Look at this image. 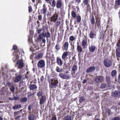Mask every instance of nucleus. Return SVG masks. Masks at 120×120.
Returning a JSON list of instances; mask_svg holds the SVG:
<instances>
[{
    "mask_svg": "<svg viewBox=\"0 0 120 120\" xmlns=\"http://www.w3.org/2000/svg\"><path fill=\"white\" fill-rule=\"evenodd\" d=\"M51 120H57L56 117V115L52 117Z\"/></svg>",
    "mask_w": 120,
    "mask_h": 120,
    "instance_id": "338daca9",
    "label": "nucleus"
},
{
    "mask_svg": "<svg viewBox=\"0 0 120 120\" xmlns=\"http://www.w3.org/2000/svg\"><path fill=\"white\" fill-rule=\"evenodd\" d=\"M17 46L16 45H14L13 47V50H14V51H15L17 49Z\"/></svg>",
    "mask_w": 120,
    "mask_h": 120,
    "instance_id": "6e6d98bb",
    "label": "nucleus"
},
{
    "mask_svg": "<svg viewBox=\"0 0 120 120\" xmlns=\"http://www.w3.org/2000/svg\"><path fill=\"white\" fill-rule=\"evenodd\" d=\"M51 84L49 85V87L51 88L53 87L57 86L58 83V79L56 78H53L51 80Z\"/></svg>",
    "mask_w": 120,
    "mask_h": 120,
    "instance_id": "f257e3e1",
    "label": "nucleus"
},
{
    "mask_svg": "<svg viewBox=\"0 0 120 120\" xmlns=\"http://www.w3.org/2000/svg\"><path fill=\"white\" fill-rule=\"evenodd\" d=\"M44 33H42L39 36L38 39H42L44 37Z\"/></svg>",
    "mask_w": 120,
    "mask_h": 120,
    "instance_id": "37998d69",
    "label": "nucleus"
},
{
    "mask_svg": "<svg viewBox=\"0 0 120 120\" xmlns=\"http://www.w3.org/2000/svg\"><path fill=\"white\" fill-rule=\"evenodd\" d=\"M59 76L62 79H68L69 78V76L68 75L60 73L59 74Z\"/></svg>",
    "mask_w": 120,
    "mask_h": 120,
    "instance_id": "a211bd4d",
    "label": "nucleus"
},
{
    "mask_svg": "<svg viewBox=\"0 0 120 120\" xmlns=\"http://www.w3.org/2000/svg\"><path fill=\"white\" fill-rule=\"evenodd\" d=\"M116 54L117 60L119 61L120 59V48L117 47L116 50Z\"/></svg>",
    "mask_w": 120,
    "mask_h": 120,
    "instance_id": "9d476101",
    "label": "nucleus"
},
{
    "mask_svg": "<svg viewBox=\"0 0 120 120\" xmlns=\"http://www.w3.org/2000/svg\"><path fill=\"white\" fill-rule=\"evenodd\" d=\"M28 10L29 13L31 12L32 11V8L31 6H29L28 7Z\"/></svg>",
    "mask_w": 120,
    "mask_h": 120,
    "instance_id": "bf43d9fd",
    "label": "nucleus"
},
{
    "mask_svg": "<svg viewBox=\"0 0 120 120\" xmlns=\"http://www.w3.org/2000/svg\"><path fill=\"white\" fill-rule=\"evenodd\" d=\"M87 38L85 36L82 41V46L83 49H86L88 45Z\"/></svg>",
    "mask_w": 120,
    "mask_h": 120,
    "instance_id": "39448f33",
    "label": "nucleus"
},
{
    "mask_svg": "<svg viewBox=\"0 0 120 120\" xmlns=\"http://www.w3.org/2000/svg\"><path fill=\"white\" fill-rule=\"evenodd\" d=\"M89 35L90 38H93L95 37L96 34L94 32V31L92 30L90 32Z\"/></svg>",
    "mask_w": 120,
    "mask_h": 120,
    "instance_id": "412c9836",
    "label": "nucleus"
},
{
    "mask_svg": "<svg viewBox=\"0 0 120 120\" xmlns=\"http://www.w3.org/2000/svg\"><path fill=\"white\" fill-rule=\"evenodd\" d=\"M77 49L78 52L79 54L81 53L82 51V49L81 46H77Z\"/></svg>",
    "mask_w": 120,
    "mask_h": 120,
    "instance_id": "bb28decb",
    "label": "nucleus"
},
{
    "mask_svg": "<svg viewBox=\"0 0 120 120\" xmlns=\"http://www.w3.org/2000/svg\"><path fill=\"white\" fill-rule=\"evenodd\" d=\"M55 48L56 50L58 51L61 48V46L59 44L57 43L55 45Z\"/></svg>",
    "mask_w": 120,
    "mask_h": 120,
    "instance_id": "58836bf2",
    "label": "nucleus"
},
{
    "mask_svg": "<svg viewBox=\"0 0 120 120\" xmlns=\"http://www.w3.org/2000/svg\"><path fill=\"white\" fill-rule=\"evenodd\" d=\"M58 14L56 12L53 14L50 18V22H55L58 19Z\"/></svg>",
    "mask_w": 120,
    "mask_h": 120,
    "instance_id": "20e7f679",
    "label": "nucleus"
},
{
    "mask_svg": "<svg viewBox=\"0 0 120 120\" xmlns=\"http://www.w3.org/2000/svg\"><path fill=\"white\" fill-rule=\"evenodd\" d=\"M44 80V77L42 75V76L41 77L40 80L41 82H43Z\"/></svg>",
    "mask_w": 120,
    "mask_h": 120,
    "instance_id": "0e129e2a",
    "label": "nucleus"
},
{
    "mask_svg": "<svg viewBox=\"0 0 120 120\" xmlns=\"http://www.w3.org/2000/svg\"><path fill=\"white\" fill-rule=\"evenodd\" d=\"M95 18L96 22L95 23V26L96 27L97 26L98 28H99L101 26V19L99 17H97L96 16H95Z\"/></svg>",
    "mask_w": 120,
    "mask_h": 120,
    "instance_id": "423d86ee",
    "label": "nucleus"
},
{
    "mask_svg": "<svg viewBox=\"0 0 120 120\" xmlns=\"http://www.w3.org/2000/svg\"><path fill=\"white\" fill-rule=\"evenodd\" d=\"M43 56V54L42 53H39L35 55L34 57V59L36 60H39Z\"/></svg>",
    "mask_w": 120,
    "mask_h": 120,
    "instance_id": "4be33fe9",
    "label": "nucleus"
},
{
    "mask_svg": "<svg viewBox=\"0 0 120 120\" xmlns=\"http://www.w3.org/2000/svg\"><path fill=\"white\" fill-rule=\"evenodd\" d=\"M56 1L54 0H52V4H51V2H50L49 4L53 8L55 7L56 5Z\"/></svg>",
    "mask_w": 120,
    "mask_h": 120,
    "instance_id": "c85d7f7f",
    "label": "nucleus"
},
{
    "mask_svg": "<svg viewBox=\"0 0 120 120\" xmlns=\"http://www.w3.org/2000/svg\"><path fill=\"white\" fill-rule=\"evenodd\" d=\"M44 38L46 37L47 38H48L50 37V34L49 32H47L46 33H44Z\"/></svg>",
    "mask_w": 120,
    "mask_h": 120,
    "instance_id": "cd10ccee",
    "label": "nucleus"
},
{
    "mask_svg": "<svg viewBox=\"0 0 120 120\" xmlns=\"http://www.w3.org/2000/svg\"><path fill=\"white\" fill-rule=\"evenodd\" d=\"M112 95L113 96L119 97L120 96V92L118 91H115L112 93Z\"/></svg>",
    "mask_w": 120,
    "mask_h": 120,
    "instance_id": "aec40b11",
    "label": "nucleus"
},
{
    "mask_svg": "<svg viewBox=\"0 0 120 120\" xmlns=\"http://www.w3.org/2000/svg\"><path fill=\"white\" fill-rule=\"evenodd\" d=\"M28 110L29 111V113H30V111H31V105H29L28 107Z\"/></svg>",
    "mask_w": 120,
    "mask_h": 120,
    "instance_id": "052dcab7",
    "label": "nucleus"
},
{
    "mask_svg": "<svg viewBox=\"0 0 120 120\" xmlns=\"http://www.w3.org/2000/svg\"><path fill=\"white\" fill-rule=\"evenodd\" d=\"M104 66L106 67H109L112 65V61L111 60L105 58L103 60Z\"/></svg>",
    "mask_w": 120,
    "mask_h": 120,
    "instance_id": "7ed1b4c3",
    "label": "nucleus"
},
{
    "mask_svg": "<svg viewBox=\"0 0 120 120\" xmlns=\"http://www.w3.org/2000/svg\"><path fill=\"white\" fill-rule=\"evenodd\" d=\"M69 45V44L68 42H65L62 46L63 49L66 51H67L68 49Z\"/></svg>",
    "mask_w": 120,
    "mask_h": 120,
    "instance_id": "dca6fc26",
    "label": "nucleus"
},
{
    "mask_svg": "<svg viewBox=\"0 0 120 120\" xmlns=\"http://www.w3.org/2000/svg\"><path fill=\"white\" fill-rule=\"evenodd\" d=\"M69 52L65 51L63 52L62 54L61 58L62 60L64 61L68 59V55Z\"/></svg>",
    "mask_w": 120,
    "mask_h": 120,
    "instance_id": "1a4fd4ad",
    "label": "nucleus"
},
{
    "mask_svg": "<svg viewBox=\"0 0 120 120\" xmlns=\"http://www.w3.org/2000/svg\"><path fill=\"white\" fill-rule=\"evenodd\" d=\"M63 120H71V116L68 115L65 117Z\"/></svg>",
    "mask_w": 120,
    "mask_h": 120,
    "instance_id": "f704fd0d",
    "label": "nucleus"
},
{
    "mask_svg": "<svg viewBox=\"0 0 120 120\" xmlns=\"http://www.w3.org/2000/svg\"><path fill=\"white\" fill-rule=\"evenodd\" d=\"M89 0H83L82 3L84 5H86L87 8V11H89L91 10L90 5L88 4Z\"/></svg>",
    "mask_w": 120,
    "mask_h": 120,
    "instance_id": "f8f14e48",
    "label": "nucleus"
},
{
    "mask_svg": "<svg viewBox=\"0 0 120 120\" xmlns=\"http://www.w3.org/2000/svg\"><path fill=\"white\" fill-rule=\"evenodd\" d=\"M85 99L84 97H81L79 99V102L80 103H81L83 101H84Z\"/></svg>",
    "mask_w": 120,
    "mask_h": 120,
    "instance_id": "49530a36",
    "label": "nucleus"
},
{
    "mask_svg": "<svg viewBox=\"0 0 120 120\" xmlns=\"http://www.w3.org/2000/svg\"><path fill=\"white\" fill-rule=\"evenodd\" d=\"M62 68H60L58 66L56 67V70L57 72H61L63 71Z\"/></svg>",
    "mask_w": 120,
    "mask_h": 120,
    "instance_id": "a19ab883",
    "label": "nucleus"
},
{
    "mask_svg": "<svg viewBox=\"0 0 120 120\" xmlns=\"http://www.w3.org/2000/svg\"><path fill=\"white\" fill-rule=\"evenodd\" d=\"M117 72L116 70H113L111 72V76L112 77H113L116 75Z\"/></svg>",
    "mask_w": 120,
    "mask_h": 120,
    "instance_id": "4c0bfd02",
    "label": "nucleus"
},
{
    "mask_svg": "<svg viewBox=\"0 0 120 120\" xmlns=\"http://www.w3.org/2000/svg\"><path fill=\"white\" fill-rule=\"evenodd\" d=\"M39 99H40V104L41 105H42L46 101V96L45 95H44L42 96Z\"/></svg>",
    "mask_w": 120,
    "mask_h": 120,
    "instance_id": "ddd939ff",
    "label": "nucleus"
},
{
    "mask_svg": "<svg viewBox=\"0 0 120 120\" xmlns=\"http://www.w3.org/2000/svg\"><path fill=\"white\" fill-rule=\"evenodd\" d=\"M81 20V17L79 15L77 16L76 17V21L77 23L80 22Z\"/></svg>",
    "mask_w": 120,
    "mask_h": 120,
    "instance_id": "c9c22d12",
    "label": "nucleus"
},
{
    "mask_svg": "<svg viewBox=\"0 0 120 120\" xmlns=\"http://www.w3.org/2000/svg\"><path fill=\"white\" fill-rule=\"evenodd\" d=\"M120 5V0H116L115 3V6L117 7Z\"/></svg>",
    "mask_w": 120,
    "mask_h": 120,
    "instance_id": "ea45409f",
    "label": "nucleus"
},
{
    "mask_svg": "<svg viewBox=\"0 0 120 120\" xmlns=\"http://www.w3.org/2000/svg\"><path fill=\"white\" fill-rule=\"evenodd\" d=\"M16 55H18L19 54H20V52H19V50L18 49H17L16 50Z\"/></svg>",
    "mask_w": 120,
    "mask_h": 120,
    "instance_id": "e2e57ef3",
    "label": "nucleus"
},
{
    "mask_svg": "<svg viewBox=\"0 0 120 120\" xmlns=\"http://www.w3.org/2000/svg\"><path fill=\"white\" fill-rule=\"evenodd\" d=\"M77 66L76 65H73L72 66V72L73 73H74L75 74V72L77 70Z\"/></svg>",
    "mask_w": 120,
    "mask_h": 120,
    "instance_id": "a878e982",
    "label": "nucleus"
},
{
    "mask_svg": "<svg viewBox=\"0 0 120 120\" xmlns=\"http://www.w3.org/2000/svg\"><path fill=\"white\" fill-rule=\"evenodd\" d=\"M76 39V38H75L74 36H70L69 38V40L70 41L69 42H70V41H73L75 40Z\"/></svg>",
    "mask_w": 120,
    "mask_h": 120,
    "instance_id": "a18cd8bd",
    "label": "nucleus"
},
{
    "mask_svg": "<svg viewBox=\"0 0 120 120\" xmlns=\"http://www.w3.org/2000/svg\"><path fill=\"white\" fill-rule=\"evenodd\" d=\"M34 92L33 93H28V95L27 96V97L28 98H30L34 94Z\"/></svg>",
    "mask_w": 120,
    "mask_h": 120,
    "instance_id": "09e8293b",
    "label": "nucleus"
},
{
    "mask_svg": "<svg viewBox=\"0 0 120 120\" xmlns=\"http://www.w3.org/2000/svg\"><path fill=\"white\" fill-rule=\"evenodd\" d=\"M96 68L94 66H91L88 68L86 70V72L87 73H89L92 72Z\"/></svg>",
    "mask_w": 120,
    "mask_h": 120,
    "instance_id": "f3484780",
    "label": "nucleus"
},
{
    "mask_svg": "<svg viewBox=\"0 0 120 120\" xmlns=\"http://www.w3.org/2000/svg\"><path fill=\"white\" fill-rule=\"evenodd\" d=\"M22 76L20 75H18L17 76L15 77L14 82H17L19 81L21 79Z\"/></svg>",
    "mask_w": 120,
    "mask_h": 120,
    "instance_id": "b1692460",
    "label": "nucleus"
},
{
    "mask_svg": "<svg viewBox=\"0 0 120 120\" xmlns=\"http://www.w3.org/2000/svg\"><path fill=\"white\" fill-rule=\"evenodd\" d=\"M71 14L72 17L74 18H75L76 17V14L75 12L72 11L71 12Z\"/></svg>",
    "mask_w": 120,
    "mask_h": 120,
    "instance_id": "c03bdc74",
    "label": "nucleus"
},
{
    "mask_svg": "<svg viewBox=\"0 0 120 120\" xmlns=\"http://www.w3.org/2000/svg\"><path fill=\"white\" fill-rule=\"evenodd\" d=\"M14 100H19V97L18 96H14L13 97Z\"/></svg>",
    "mask_w": 120,
    "mask_h": 120,
    "instance_id": "13d9d810",
    "label": "nucleus"
},
{
    "mask_svg": "<svg viewBox=\"0 0 120 120\" xmlns=\"http://www.w3.org/2000/svg\"><path fill=\"white\" fill-rule=\"evenodd\" d=\"M62 0H57L56 1V6L57 8L60 9L63 6Z\"/></svg>",
    "mask_w": 120,
    "mask_h": 120,
    "instance_id": "9b49d317",
    "label": "nucleus"
},
{
    "mask_svg": "<svg viewBox=\"0 0 120 120\" xmlns=\"http://www.w3.org/2000/svg\"><path fill=\"white\" fill-rule=\"evenodd\" d=\"M27 100V98L26 97H23L20 100V101L21 102H25Z\"/></svg>",
    "mask_w": 120,
    "mask_h": 120,
    "instance_id": "e433bc0d",
    "label": "nucleus"
},
{
    "mask_svg": "<svg viewBox=\"0 0 120 120\" xmlns=\"http://www.w3.org/2000/svg\"><path fill=\"white\" fill-rule=\"evenodd\" d=\"M15 90V87L13 86H12L10 88V91L13 93H14V92Z\"/></svg>",
    "mask_w": 120,
    "mask_h": 120,
    "instance_id": "de8ad7c7",
    "label": "nucleus"
},
{
    "mask_svg": "<svg viewBox=\"0 0 120 120\" xmlns=\"http://www.w3.org/2000/svg\"><path fill=\"white\" fill-rule=\"evenodd\" d=\"M47 8L46 7V5L45 4H43V8L41 9V13L44 14L43 19V22L45 21L46 20V18H45L46 13L47 11Z\"/></svg>",
    "mask_w": 120,
    "mask_h": 120,
    "instance_id": "f03ea898",
    "label": "nucleus"
},
{
    "mask_svg": "<svg viewBox=\"0 0 120 120\" xmlns=\"http://www.w3.org/2000/svg\"><path fill=\"white\" fill-rule=\"evenodd\" d=\"M90 20L91 24L94 25L95 22V20L93 15L92 16L91 18L90 19Z\"/></svg>",
    "mask_w": 120,
    "mask_h": 120,
    "instance_id": "2f4dec72",
    "label": "nucleus"
},
{
    "mask_svg": "<svg viewBox=\"0 0 120 120\" xmlns=\"http://www.w3.org/2000/svg\"><path fill=\"white\" fill-rule=\"evenodd\" d=\"M107 111L108 112V116H109L111 114H112V112H111V110L109 109H107Z\"/></svg>",
    "mask_w": 120,
    "mask_h": 120,
    "instance_id": "8fccbe9b",
    "label": "nucleus"
},
{
    "mask_svg": "<svg viewBox=\"0 0 120 120\" xmlns=\"http://www.w3.org/2000/svg\"><path fill=\"white\" fill-rule=\"evenodd\" d=\"M105 81L108 84H109L110 83L111 79L109 76H106Z\"/></svg>",
    "mask_w": 120,
    "mask_h": 120,
    "instance_id": "c756f323",
    "label": "nucleus"
},
{
    "mask_svg": "<svg viewBox=\"0 0 120 120\" xmlns=\"http://www.w3.org/2000/svg\"><path fill=\"white\" fill-rule=\"evenodd\" d=\"M120 120V117H117L112 118L111 120Z\"/></svg>",
    "mask_w": 120,
    "mask_h": 120,
    "instance_id": "3c124183",
    "label": "nucleus"
},
{
    "mask_svg": "<svg viewBox=\"0 0 120 120\" xmlns=\"http://www.w3.org/2000/svg\"><path fill=\"white\" fill-rule=\"evenodd\" d=\"M21 117L20 115H18L16 117H15V120H20V118Z\"/></svg>",
    "mask_w": 120,
    "mask_h": 120,
    "instance_id": "864d4df0",
    "label": "nucleus"
},
{
    "mask_svg": "<svg viewBox=\"0 0 120 120\" xmlns=\"http://www.w3.org/2000/svg\"><path fill=\"white\" fill-rule=\"evenodd\" d=\"M118 83L120 84V74H119L118 76Z\"/></svg>",
    "mask_w": 120,
    "mask_h": 120,
    "instance_id": "680f3d73",
    "label": "nucleus"
},
{
    "mask_svg": "<svg viewBox=\"0 0 120 120\" xmlns=\"http://www.w3.org/2000/svg\"><path fill=\"white\" fill-rule=\"evenodd\" d=\"M42 94L43 92L41 91H39L37 93V96H38V97H39V98L40 97L42 96Z\"/></svg>",
    "mask_w": 120,
    "mask_h": 120,
    "instance_id": "79ce46f5",
    "label": "nucleus"
},
{
    "mask_svg": "<svg viewBox=\"0 0 120 120\" xmlns=\"http://www.w3.org/2000/svg\"><path fill=\"white\" fill-rule=\"evenodd\" d=\"M38 19L40 20V21H41L42 19V17L41 15H40L38 16Z\"/></svg>",
    "mask_w": 120,
    "mask_h": 120,
    "instance_id": "4d7b16f0",
    "label": "nucleus"
},
{
    "mask_svg": "<svg viewBox=\"0 0 120 120\" xmlns=\"http://www.w3.org/2000/svg\"><path fill=\"white\" fill-rule=\"evenodd\" d=\"M106 87V84L105 83H103L101 84L100 86V87L102 89L105 88Z\"/></svg>",
    "mask_w": 120,
    "mask_h": 120,
    "instance_id": "603ef678",
    "label": "nucleus"
},
{
    "mask_svg": "<svg viewBox=\"0 0 120 120\" xmlns=\"http://www.w3.org/2000/svg\"><path fill=\"white\" fill-rule=\"evenodd\" d=\"M45 65V61L43 60H39L37 64V66L38 68H42L44 67Z\"/></svg>",
    "mask_w": 120,
    "mask_h": 120,
    "instance_id": "0eeeda50",
    "label": "nucleus"
},
{
    "mask_svg": "<svg viewBox=\"0 0 120 120\" xmlns=\"http://www.w3.org/2000/svg\"><path fill=\"white\" fill-rule=\"evenodd\" d=\"M7 85L9 87H11V84L9 82H8L7 83Z\"/></svg>",
    "mask_w": 120,
    "mask_h": 120,
    "instance_id": "774afa93",
    "label": "nucleus"
},
{
    "mask_svg": "<svg viewBox=\"0 0 120 120\" xmlns=\"http://www.w3.org/2000/svg\"><path fill=\"white\" fill-rule=\"evenodd\" d=\"M105 79V78L103 76L98 75L95 79V81L97 82H103Z\"/></svg>",
    "mask_w": 120,
    "mask_h": 120,
    "instance_id": "6e6552de",
    "label": "nucleus"
},
{
    "mask_svg": "<svg viewBox=\"0 0 120 120\" xmlns=\"http://www.w3.org/2000/svg\"><path fill=\"white\" fill-rule=\"evenodd\" d=\"M55 25L56 26V27H57L59 26L61 23V21H60V19H59L57 20L55 22Z\"/></svg>",
    "mask_w": 120,
    "mask_h": 120,
    "instance_id": "7c9ffc66",
    "label": "nucleus"
},
{
    "mask_svg": "<svg viewBox=\"0 0 120 120\" xmlns=\"http://www.w3.org/2000/svg\"><path fill=\"white\" fill-rule=\"evenodd\" d=\"M56 63L60 66H61L63 64V61L61 58L58 57L56 58Z\"/></svg>",
    "mask_w": 120,
    "mask_h": 120,
    "instance_id": "4468645a",
    "label": "nucleus"
},
{
    "mask_svg": "<svg viewBox=\"0 0 120 120\" xmlns=\"http://www.w3.org/2000/svg\"><path fill=\"white\" fill-rule=\"evenodd\" d=\"M30 90L36 89L37 88V86L35 85L34 84H31L29 86Z\"/></svg>",
    "mask_w": 120,
    "mask_h": 120,
    "instance_id": "5701e85b",
    "label": "nucleus"
},
{
    "mask_svg": "<svg viewBox=\"0 0 120 120\" xmlns=\"http://www.w3.org/2000/svg\"><path fill=\"white\" fill-rule=\"evenodd\" d=\"M36 116L34 115L33 114L29 115L28 117L29 120H36Z\"/></svg>",
    "mask_w": 120,
    "mask_h": 120,
    "instance_id": "6ab92c4d",
    "label": "nucleus"
},
{
    "mask_svg": "<svg viewBox=\"0 0 120 120\" xmlns=\"http://www.w3.org/2000/svg\"><path fill=\"white\" fill-rule=\"evenodd\" d=\"M117 47L120 48V38L118 40V41L117 43Z\"/></svg>",
    "mask_w": 120,
    "mask_h": 120,
    "instance_id": "5fc2aeb1",
    "label": "nucleus"
},
{
    "mask_svg": "<svg viewBox=\"0 0 120 120\" xmlns=\"http://www.w3.org/2000/svg\"><path fill=\"white\" fill-rule=\"evenodd\" d=\"M19 112H14V116L15 117L18 114Z\"/></svg>",
    "mask_w": 120,
    "mask_h": 120,
    "instance_id": "69168bd1",
    "label": "nucleus"
},
{
    "mask_svg": "<svg viewBox=\"0 0 120 120\" xmlns=\"http://www.w3.org/2000/svg\"><path fill=\"white\" fill-rule=\"evenodd\" d=\"M21 106V105H16L15 106H13L12 107V109H18L20 108Z\"/></svg>",
    "mask_w": 120,
    "mask_h": 120,
    "instance_id": "72a5a7b5",
    "label": "nucleus"
},
{
    "mask_svg": "<svg viewBox=\"0 0 120 120\" xmlns=\"http://www.w3.org/2000/svg\"><path fill=\"white\" fill-rule=\"evenodd\" d=\"M18 65V68L19 69L22 68L24 65V63L22 62V60H20L17 61L16 63Z\"/></svg>",
    "mask_w": 120,
    "mask_h": 120,
    "instance_id": "2eb2a0df",
    "label": "nucleus"
},
{
    "mask_svg": "<svg viewBox=\"0 0 120 120\" xmlns=\"http://www.w3.org/2000/svg\"><path fill=\"white\" fill-rule=\"evenodd\" d=\"M19 58V56L18 55H15L13 58V60L14 62H15L16 61H18V60Z\"/></svg>",
    "mask_w": 120,
    "mask_h": 120,
    "instance_id": "473e14b6",
    "label": "nucleus"
},
{
    "mask_svg": "<svg viewBox=\"0 0 120 120\" xmlns=\"http://www.w3.org/2000/svg\"><path fill=\"white\" fill-rule=\"evenodd\" d=\"M89 48V52H93L95 50V47L94 45H91Z\"/></svg>",
    "mask_w": 120,
    "mask_h": 120,
    "instance_id": "393cba45",
    "label": "nucleus"
}]
</instances>
